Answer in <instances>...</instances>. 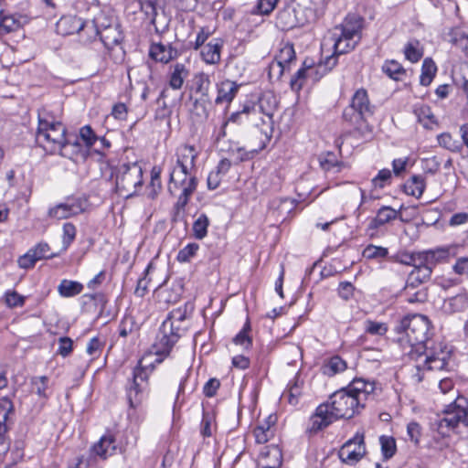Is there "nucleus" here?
I'll return each instance as SVG.
<instances>
[{
    "mask_svg": "<svg viewBox=\"0 0 468 468\" xmlns=\"http://www.w3.org/2000/svg\"><path fill=\"white\" fill-rule=\"evenodd\" d=\"M398 212L390 207H382L378 209L377 216L370 221L367 230H375L378 227L395 219Z\"/></svg>",
    "mask_w": 468,
    "mask_h": 468,
    "instance_id": "24",
    "label": "nucleus"
},
{
    "mask_svg": "<svg viewBox=\"0 0 468 468\" xmlns=\"http://www.w3.org/2000/svg\"><path fill=\"white\" fill-rule=\"evenodd\" d=\"M5 303L9 308L22 307L25 304L26 297L20 295L16 291L9 290L5 293Z\"/></svg>",
    "mask_w": 468,
    "mask_h": 468,
    "instance_id": "50",
    "label": "nucleus"
},
{
    "mask_svg": "<svg viewBox=\"0 0 468 468\" xmlns=\"http://www.w3.org/2000/svg\"><path fill=\"white\" fill-rule=\"evenodd\" d=\"M250 330V323L246 322L242 330L234 337L233 342L236 345H239V346H243L244 348L248 349L252 344V341L248 335V332Z\"/></svg>",
    "mask_w": 468,
    "mask_h": 468,
    "instance_id": "55",
    "label": "nucleus"
},
{
    "mask_svg": "<svg viewBox=\"0 0 468 468\" xmlns=\"http://www.w3.org/2000/svg\"><path fill=\"white\" fill-rule=\"evenodd\" d=\"M188 74L189 71L184 64H175L169 77V86L174 90L181 89Z\"/></svg>",
    "mask_w": 468,
    "mask_h": 468,
    "instance_id": "28",
    "label": "nucleus"
},
{
    "mask_svg": "<svg viewBox=\"0 0 468 468\" xmlns=\"http://www.w3.org/2000/svg\"><path fill=\"white\" fill-rule=\"evenodd\" d=\"M176 160L172 167L195 170L197 152L192 145L184 144L176 149Z\"/></svg>",
    "mask_w": 468,
    "mask_h": 468,
    "instance_id": "17",
    "label": "nucleus"
},
{
    "mask_svg": "<svg viewBox=\"0 0 468 468\" xmlns=\"http://www.w3.org/2000/svg\"><path fill=\"white\" fill-rule=\"evenodd\" d=\"M221 43L218 40L211 41L203 46L201 49L202 58L206 63L216 64L220 60Z\"/></svg>",
    "mask_w": 468,
    "mask_h": 468,
    "instance_id": "27",
    "label": "nucleus"
},
{
    "mask_svg": "<svg viewBox=\"0 0 468 468\" xmlns=\"http://www.w3.org/2000/svg\"><path fill=\"white\" fill-rule=\"evenodd\" d=\"M178 330V327H173L170 322H163L153 345L155 358L150 360L152 355H145L134 367L133 380L127 388V399L131 408H137L144 399L149 375L156 365L161 364L170 355L172 348L183 335Z\"/></svg>",
    "mask_w": 468,
    "mask_h": 468,
    "instance_id": "2",
    "label": "nucleus"
},
{
    "mask_svg": "<svg viewBox=\"0 0 468 468\" xmlns=\"http://www.w3.org/2000/svg\"><path fill=\"white\" fill-rule=\"evenodd\" d=\"M19 27V22L11 16H5L4 10L0 13V35L15 31Z\"/></svg>",
    "mask_w": 468,
    "mask_h": 468,
    "instance_id": "47",
    "label": "nucleus"
},
{
    "mask_svg": "<svg viewBox=\"0 0 468 468\" xmlns=\"http://www.w3.org/2000/svg\"><path fill=\"white\" fill-rule=\"evenodd\" d=\"M346 368V363L340 356H335L331 357L324 366V374L334 376L337 373L343 372Z\"/></svg>",
    "mask_w": 468,
    "mask_h": 468,
    "instance_id": "43",
    "label": "nucleus"
},
{
    "mask_svg": "<svg viewBox=\"0 0 468 468\" xmlns=\"http://www.w3.org/2000/svg\"><path fill=\"white\" fill-rule=\"evenodd\" d=\"M103 346L104 343L99 337H92L87 345L86 351L93 358L98 357Z\"/></svg>",
    "mask_w": 468,
    "mask_h": 468,
    "instance_id": "62",
    "label": "nucleus"
},
{
    "mask_svg": "<svg viewBox=\"0 0 468 468\" xmlns=\"http://www.w3.org/2000/svg\"><path fill=\"white\" fill-rule=\"evenodd\" d=\"M67 129L54 114L43 108L38 111V126L36 142L49 154L63 151L67 143Z\"/></svg>",
    "mask_w": 468,
    "mask_h": 468,
    "instance_id": "5",
    "label": "nucleus"
},
{
    "mask_svg": "<svg viewBox=\"0 0 468 468\" xmlns=\"http://www.w3.org/2000/svg\"><path fill=\"white\" fill-rule=\"evenodd\" d=\"M393 261L395 262L408 265V266H415V264L419 261L418 253H410L408 251H401L393 256Z\"/></svg>",
    "mask_w": 468,
    "mask_h": 468,
    "instance_id": "57",
    "label": "nucleus"
},
{
    "mask_svg": "<svg viewBox=\"0 0 468 468\" xmlns=\"http://www.w3.org/2000/svg\"><path fill=\"white\" fill-rule=\"evenodd\" d=\"M297 27H303L314 20V13L311 7L296 4L292 6Z\"/></svg>",
    "mask_w": 468,
    "mask_h": 468,
    "instance_id": "34",
    "label": "nucleus"
},
{
    "mask_svg": "<svg viewBox=\"0 0 468 468\" xmlns=\"http://www.w3.org/2000/svg\"><path fill=\"white\" fill-rule=\"evenodd\" d=\"M419 264H415L414 269L411 271V280L419 281L420 283L427 282L431 275L432 269L424 263L418 261Z\"/></svg>",
    "mask_w": 468,
    "mask_h": 468,
    "instance_id": "44",
    "label": "nucleus"
},
{
    "mask_svg": "<svg viewBox=\"0 0 468 468\" xmlns=\"http://www.w3.org/2000/svg\"><path fill=\"white\" fill-rule=\"evenodd\" d=\"M407 434L409 439L414 445H419L421 437V427L416 421H411L407 426Z\"/></svg>",
    "mask_w": 468,
    "mask_h": 468,
    "instance_id": "61",
    "label": "nucleus"
},
{
    "mask_svg": "<svg viewBox=\"0 0 468 468\" xmlns=\"http://www.w3.org/2000/svg\"><path fill=\"white\" fill-rule=\"evenodd\" d=\"M366 454L365 437L363 433L356 435L345 442L341 447L338 455L340 460L349 465L359 462Z\"/></svg>",
    "mask_w": 468,
    "mask_h": 468,
    "instance_id": "11",
    "label": "nucleus"
},
{
    "mask_svg": "<svg viewBox=\"0 0 468 468\" xmlns=\"http://www.w3.org/2000/svg\"><path fill=\"white\" fill-rule=\"evenodd\" d=\"M209 102V97L201 96L196 99L194 101V112L197 115L207 117L208 114L207 104Z\"/></svg>",
    "mask_w": 468,
    "mask_h": 468,
    "instance_id": "64",
    "label": "nucleus"
},
{
    "mask_svg": "<svg viewBox=\"0 0 468 468\" xmlns=\"http://www.w3.org/2000/svg\"><path fill=\"white\" fill-rule=\"evenodd\" d=\"M199 246L197 243H190L184 247L179 250L177 254V261L180 262H187L193 258L197 251L198 250Z\"/></svg>",
    "mask_w": 468,
    "mask_h": 468,
    "instance_id": "58",
    "label": "nucleus"
},
{
    "mask_svg": "<svg viewBox=\"0 0 468 468\" xmlns=\"http://www.w3.org/2000/svg\"><path fill=\"white\" fill-rule=\"evenodd\" d=\"M141 10L154 23L157 16L156 2L157 0H139Z\"/></svg>",
    "mask_w": 468,
    "mask_h": 468,
    "instance_id": "60",
    "label": "nucleus"
},
{
    "mask_svg": "<svg viewBox=\"0 0 468 468\" xmlns=\"http://www.w3.org/2000/svg\"><path fill=\"white\" fill-rule=\"evenodd\" d=\"M365 330L370 335H383L387 333L388 327L384 323L367 320L365 322Z\"/></svg>",
    "mask_w": 468,
    "mask_h": 468,
    "instance_id": "59",
    "label": "nucleus"
},
{
    "mask_svg": "<svg viewBox=\"0 0 468 468\" xmlns=\"http://www.w3.org/2000/svg\"><path fill=\"white\" fill-rule=\"evenodd\" d=\"M86 200L80 197L67 198L65 202L50 207L47 218L55 220L67 219L84 212Z\"/></svg>",
    "mask_w": 468,
    "mask_h": 468,
    "instance_id": "10",
    "label": "nucleus"
},
{
    "mask_svg": "<svg viewBox=\"0 0 468 468\" xmlns=\"http://www.w3.org/2000/svg\"><path fill=\"white\" fill-rule=\"evenodd\" d=\"M436 71L437 67L434 61L430 58H426L422 62L420 83L422 86H429L435 77Z\"/></svg>",
    "mask_w": 468,
    "mask_h": 468,
    "instance_id": "35",
    "label": "nucleus"
},
{
    "mask_svg": "<svg viewBox=\"0 0 468 468\" xmlns=\"http://www.w3.org/2000/svg\"><path fill=\"white\" fill-rule=\"evenodd\" d=\"M277 108L276 97L271 92H266L260 97L258 101L259 112L271 117Z\"/></svg>",
    "mask_w": 468,
    "mask_h": 468,
    "instance_id": "33",
    "label": "nucleus"
},
{
    "mask_svg": "<svg viewBox=\"0 0 468 468\" xmlns=\"http://www.w3.org/2000/svg\"><path fill=\"white\" fill-rule=\"evenodd\" d=\"M275 418L270 415L265 424H261L254 429L255 440L258 443H265L271 436V426L274 424Z\"/></svg>",
    "mask_w": 468,
    "mask_h": 468,
    "instance_id": "36",
    "label": "nucleus"
},
{
    "mask_svg": "<svg viewBox=\"0 0 468 468\" xmlns=\"http://www.w3.org/2000/svg\"><path fill=\"white\" fill-rule=\"evenodd\" d=\"M276 25L282 30H290L297 27L292 6H286L278 12Z\"/></svg>",
    "mask_w": 468,
    "mask_h": 468,
    "instance_id": "26",
    "label": "nucleus"
},
{
    "mask_svg": "<svg viewBox=\"0 0 468 468\" xmlns=\"http://www.w3.org/2000/svg\"><path fill=\"white\" fill-rule=\"evenodd\" d=\"M82 290V283L67 279L62 280L58 286V292L59 295L65 298L74 297L80 294Z\"/></svg>",
    "mask_w": 468,
    "mask_h": 468,
    "instance_id": "30",
    "label": "nucleus"
},
{
    "mask_svg": "<svg viewBox=\"0 0 468 468\" xmlns=\"http://www.w3.org/2000/svg\"><path fill=\"white\" fill-rule=\"evenodd\" d=\"M363 409L357 399L346 388L333 393L328 400L320 404L309 420L307 431L314 434L339 419H350Z\"/></svg>",
    "mask_w": 468,
    "mask_h": 468,
    "instance_id": "3",
    "label": "nucleus"
},
{
    "mask_svg": "<svg viewBox=\"0 0 468 468\" xmlns=\"http://www.w3.org/2000/svg\"><path fill=\"white\" fill-rule=\"evenodd\" d=\"M460 249L461 246L456 244L437 247L432 250L418 252V260L433 270L437 264L446 262L451 258L457 256Z\"/></svg>",
    "mask_w": 468,
    "mask_h": 468,
    "instance_id": "12",
    "label": "nucleus"
},
{
    "mask_svg": "<svg viewBox=\"0 0 468 468\" xmlns=\"http://www.w3.org/2000/svg\"><path fill=\"white\" fill-rule=\"evenodd\" d=\"M101 33V18L98 17L91 21H83V27L78 35L83 43L94 41Z\"/></svg>",
    "mask_w": 468,
    "mask_h": 468,
    "instance_id": "21",
    "label": "nucleus"
},
{
    "mask_svg": "<svg viewBox=\"0 0 468 468\" xmlns=\"http://www.w3.org/2000/svg\"><path fill=\"white\" fill-rule=\"evenodd\" d=\"M239 85L229 80H225L217 85L218 96L215 100L216 104H229L238 93Z\"/></svg>",
    "mask_w": 468,
    "mask_h": 468,
    "instance_id": "20",
    "label": "nucleus"
},
{
    "mask_svg": "<svg viewBox=\"0 0 468 468\" xmlns=\"http://www.w3.org/2000/svg\"><path fill=\"white\" fill-rule=\"evenodd\" d=\"M88 149L82 146V144L80 143V139L78 137H74L73 140H71L70 137L67 136V143L65 144V148H63V151H58V154H59L61 156L73 159L74 157H82L84 158L88 154Z\"/></svg>",
    "mask_w": 468,
    "mask_h": 468,
    "instance_id": "22",
    "label": "nucleus"
},
{
    "mask_svg": "<svg viewBox=\"0 0 468 468\" xmlns=\"http://www.w3.org/2000/svg\"><path fill=\"white\" fill-rule=\"evenodd\" d=\"M176 54L170 46H165L161 43L153 44L150 48L149 55L155 61L162 63L169 62Z\"/></svg>",
    "mask_w": 468,
    "mask_h": 468,
    "instance_id": "25",
    "label": "nucleus"
},
{
    "mask_svg": "<svg viewBox=\"0 0 468 468\" xmlns=\"http://www.w3.org/2000/svg\"><path fill=\"white\" fill-rule=\"evenodd\" d=\"M139 330V325L134 318L131 315L124 316L119 324V335L122 337H126L130 334Z\"/></svg>",
    "mask_w": 468,
    "mask_h": 468,
    "instance_id": "45",
    "label": "nucleus"
},
{
    "mask_svg": "<svg viewBox=\"0 0 468 468\" xmlns=\"http://www.w3.org/2000/svg\"><path fill=\"white\" fill-rule=\"evenodd\" d=\"M100 39L108 49L119 47L123 39L120 25L116 21L101 22Z\"/></svg>",
    "mask_w": 468,
    "mask_h": 468,
    "instance_id": "13",
    "label": "nucleus"
},
{
    "mask_svg": "<svg viewBox=\"0 0 468 468\" xmlns=\"http://www.w3.org/2000/svg\"><path fill=\"white\" fill-rule=\"evenodd\" d=\"M381 451L386 460L390 459L396 452V441L393 437L381 436L380 439Z\"/></svg>",
    "mask_w": 468,
    "mask_h": 468,
    "instance_id": "49",
    "label": "nucleus"
},
{
    "mask_svg": "<svg viewBox=\"0 0 468 468\" xmlns=\"http://www.w3.org/2000/svg\"><path fill=\"white\" fill-rule=\"evenodd\" d=\"M388 254V250L387 248L381 247V246H376L373 244L367 245L363 252L362 255L364 258L367 260H378L380 261L382 259H385Z\"/></svg>",
    "mask_w": 468,
    "mask_h": 468,
    "instance_id": "42",
    "label": "nucleus"
},
{
    "mask_svg": "<svg viewBox=\"0 0 468 468\" xmlns=\"http://www.w3.org/2000/svg\"><path fill=\"white\" fill-rule=\"evenodd\" d=\"M209 219L204 213L200 214L193 223V235L197 239H203L207 234Z\"/></svg>",
    "mask_w": 468,
    "mask_h": 468,
    "instance_id": "38",
    "label": "nucleus"
},
{
    "mask_svg": "<svg viewBox=\"0 0 468 468\" xmlns=\"http://www.w3.org/2000/svg\"><path fill=\"white\" fill-rule=\"evenodd\" d=\"M426 184L421 176H412L404 185L405 192L408 195L420 198L425 189Z\"/></svg>",
    "mask_w": 468,
    "mask_h": 468,
    "instance_id": "32",
    "label": "nucleus"
},
{
    "mask_svg": "<svg viewBox=\"0 0 468 468\" xmlns=\"http://www.w3.org/2000/svg\"><path fill=\"white\" fill-rule=\"evenodd\" d=\"M116 441L113 435H103L96 443L90 448V457H99L101 460H106L109 456L115 453Z\"/></svg>",
    "mask_w": 468,
    "mask_h": 468,
    "instance_id": "16",
    "label": "nucleus"
},
{
    "mask_svg": "<svg viewBox=\"0 0 468 468\" xmlns=\"http://www.w3.org/2000/svg\"><path fill=\"white\" fill-rule=\"evenodd\" d=\"M187 306L186 304L172 310L164 322H170L173 327H178V332L184 334L187 328Z\"/></svg>",
    "mask_w": 468,
    "mask_h": 468,
    "instance_id": "23",
    "label": "nucleus"
},
{
    "mask_svg": "<svg viewBox=\"0 0 468 468\" xmlns=\"http://www.w3.org/2000/svg\"><path fill=\"white\" fill-rule=\"evenodd\" d=\"M444 307L450 313L464 312L468 309V294L461 292L445 301Z\"/></svg>",
    "mask_w": 468,
    "mask_h": 468,
    "instance_id": "29",
    "label": "nucleus"
},
{
    "mask_svg": "<svg viewBox=\"0 0 468 468\" xmlns=\"http://www.w3.org/2000/svg\"><path fill=\"white\" fill-rule=\"evenodd\" d=\"M83 27V21L81 18L68 15L63 16L56 25V30L58 34L62 36H68L75 33H79V31Z\"/></svg>",
    "mask_w": 468,
    "mask_h": 468,
    "instance_id": "19",
    "label": "nucleus"
},
{
    "mask_svg": "<svg viewBox=\"0 0 468 468\" xmlns=\"http://www.w3.org/2000/svg\"><path fill=\"white\" fill-rule=\"evenodd\" d=\"M416 114L420 123L426 128H429L435 122V117L429 106H422L416 111Z\"/></svg>",
    "mask_w": 468,
    "mask_h": 468,
    "instance_id": "53",
    "label": "nucleus"
},
{
    "mask_svg": "<svg viewBox=\"0 0 468 468\" xmlns=\"http://www.w3.org/2000/svg\"><path fill=\"white\" fill-rule=\"evenodd\" d=\"M152 268V264L149 263L144 271V277L140 278L137 282V285L134 290V294L137 297H144L148 292V284L150 280L147 279V275Z\"/></svg>",
    "mask_w": 468,
    "mask_h": 468,
    "instance_id": "54",
    "label": "nucleus"
},
{
    "mask_svg": "<svg viewBox=\"0 0 468 468\" xmlns=\"http://www.w3.org/2000/svg\"><path fill=\"white\" fill-rule=\"evenodd\" d=\"M405 58L412 63L418 62L423 56L420 42L416 39L409 41L404 48Z\"/></svg>",
    "mask_w": 468,
    "mask_h": 468,
    "instance_id": "40",
    "label": "nucleus"
},
{
    "mask_svg": "<svg viewBox=\"0 0 468 468\" xmlns=\"http://www.w3.org/2000/svg\"><path fill=\"white\" fill-rule=\"evenodd\" d=\"M113 175L116 192L124 198L136 195L143 186V168L136 162L119 165Z\"/></svg>",
    "mask_w": 468,
    "mask_h": 468,
    "instance_id": "9",
    "label": "nucleus"
},
{
    "mask_svg": "<svg viewBox=\"0 0 468 468\" xmlns=\"http://www.w3.org/2000/svg\"><path fill=\"white\" fill-rule=\"evenodd\" d=\"M231 156H235L239 162H243L251 158L255 154L258 153V150L252 149L250 151L245 150L243 147H239L238 145L231 146L229 149Z\"/></svg>",
    "mask_w": 468,
    "mask_h": 468,
    "instance_id": "56",
    "label": "nucleus"
},
{
    "mask_svg": "<svg viewBox=\"0 0 468 468\" xmlns=\"http://www.w3.org/2000/svg\"><path fill=\"white\" fill-rule=\"evenodd\" d=\"M438 143L443 148L451 152H461L463 144L458 139H455L449 133H443L438 135Z\"/></svg>",
    "mask_w": 468,
    "mask_h": 468,
    "instance_id": "39",
    "label": "nucleus"
},
{
    "mask_svg": "<svg viewBox=\"0 0 468 468\" xmlns=\"http://www.w3.org/2000/svg\"><path fill=\"white\" fill-rule=\"evenodd\" d=\"M62 251H66L74 241L77 234L76 227L67 222L62 227Z\"/></svg>",
    "mask_w": 468,
    "mask_h": 468,
    "instance_id": "46",
    "label": "nucleus"
},
{
    "mask_svg": "<svg viewBox=\"0 0 468 468\" xmlns=\"http://www.w3.org/2000/svg\"><path fill=\"white\" fill-rule=\"evenodd\" d=\"M197 187V178L194 170H186L171 166L169 172L168 191L171 195H176L177 191H181L174 205L176 216H179L185 211V208Z\"/></svg>",
    "mask_w": 468,
    "mask_h": 468,
    "instance_id": "7",
    "label": "nucleus"
},
{
    "mask_svg": "<svg viewBox=\"0 0 468 468\" xmlns=\"http://www.w3.org/2000/svg\"><path fill=\"white\" fill-rule=\"evenodd\" d=\"M346 388L357 399L358 402L364 408L365 402L373 396L376 384L374 381L356 378Z\"/></svg>",
    "mask_w": 468,
    "mask_h": 468,
    "instance_id": "14",
    "label": "nucleus"
},
{
    "mask_svg": "<svg viewBox=\"0 0 468 468\" xmlns=\"http://www.w3.org/2000/svg\"><path fill=\"white\" fill-rule=\"evenodd\" d=\"M362 18L356 16H348L341 25L335 27L331 34V40L335 52L328 56L318 69H324V72L331 70L337 64L336 55L346 54L353 50L361 39Z\"/></svg>",
    "mask_w": 468,
    "mask_h": 468,
    "instance_id": "4",
    "label": "nucleus"
},
{
    "mask_svg": "<svg viewBox=\"0 0 468 468\" xmlns=\"http://www.w3.org/2000/svg\"><path fill=\"white\" fill-rule=\"evenodd\" d=\"M194 83L196 86V92L201 96L209 97V89L211 85L210 77L208 74L200 72L194 78Z\"/></svg>",
    "mask_w": 468,
    "mask_h": 468,
    "instance_id": "41",
    "label": "nucleus"
},
{
    "mask_svg": "<svg viewBox=\"0 0 468 468\" xmlns=\"http://www.w3.org/2000/svg\"><path fill=\"white\" fill-rule=\"evenodd\" d=\"M30 251L35 256L37 261L43 259H52L58 255V253H49L50 247L47 242L37 243L35 247L30 249Z\"/></svg>",
    "mask_w": 468,
    "mask_h": 468,
    "instance_id": "48",
    "label": "nucleus"
},
{
    "mask_svg": "<svg viewBox=\"0 0 468 468\" xmlns=\"http://www.w3.org/2000/svg\"><path fill=\"white\" fill-rule=\"evenodd\" d=\"M395 331L399 335L398 342L402 347L410 348L413 352L425 356L423 367L431 371L446 369L451 357V350L442 342L429 339L430 321L421 314H414L402 318Z\"/></svg>",
    "mask_w": 468,
    "mask_h": 468,
    "instance_id": "1",
    "label": "nucleus"
},
{
    "mask_svg": "<svg viewBox=\"0 0 468 468\" xmlns=\"http://www.w3.org/2000/svg\"><path fill=\"white\" fill-rule=\"evenodd\" d=\"M444 416L434 421L433 427L442 436H449L462 423L468 427V399L457 396L443 410Z\"/></svg>",
    "mask_w": 468,
    "mask_h": 468,
    "instance_id": "8",
    "label": "nucleus"
},
{
    "mask_svg": "<svg viewBox=\"0 0 468 468\" xmlns=\"http://www.w3.org/2000/svg\"><path fill=\"white\" fill-rule=\"evenodd\" d=\"M296 54L293 48V45L291 43L283 44L278 53L276 54L274 60L282 66L286 67L290 69V65L292 62L295 61Z\"/></svg>",
    "mask_w": 468,
    "mask_h": 468,
    "instance_id": "31",
    "label": "nucleus"
},
{
    "mask_svg": "<svg viewBox=\"0 0 468 468\" xmlns=\"http://www.w3.org/2000/svg\"><path fill=\"white\" fill-rule=\"evenodd\" d=\"M382 70L390 79L394 80H400L406 74L405 69L396 60H387L382 66Z\"/></svg>",
    "mask_w": 468,
    "mask_h": 468,
    "instance_id": "37",
    "label": "nucleus"
},
{
    "mask_svg": "<svg viewBox=\"0 0 468 468\" xmlns=\"http://www.w3.org/2000/svg\"><path fill=\"white\" fill-rule=\"evenodd\" d=\"M80 139L85 144L86 148L89 150L99 140L90 126L85 125L80 131Z\"/></svg>",
    "mask_w": 468,
    "mask_h": 468,
    "instance_id": "52",
    "label": "nucleus"
},
{
    "mask_svg": "<svg viewBox=\"0 0 468 468\" xmlns=\"http://www.w3.org/2000/svg\"><path fill=\"white\" fill-rule=\"evenodd\" d=\"M296 202L290 197H275L270 201L269 213L277 220H285L294 210Z\"/></svg>",
    "mask_w": 468,
    "mask_h": 468,
    "instance_id": "15",
    "label": "nucleus"
},
{
    "mask_svg": "<svg viewBox=\"0 0 468 468\" xmlns=\"http://www.w3.org/2000/svg\"><path fill=\"white\" fill-rule=\"evenodd\" d=\"M374 108L367 90L359 89L353 95L350 104L344 109L343 119L359 135L368 136L372 133V126L367 122V118L373 115Z\"/></svg>",
    "mask_w": 468,
    "mask_h": 468,
    "instance_id": "6",
    "label": "nucleus"
},
{
    "mask_svg": "<svg viewBox=\"0 0 468 468\" xmlns=\"http://www.w3.org/2000/svg\"><path fill=\"white\" fill-rule=\"evenodd\" d=\"M282 453L277 445L265 447L261 452L260 468H281Z\"/></svg>",
    "mask_w": 468,
    "mask_h": 468,
    "instance_id": "18",
    "label": "nucleus"
},
{
    "mask_svg": "<svg viewBox=\"0 0 468 468\" xmlns=\"http://www.w3.org/2000/svg\"><path fill=\"white\" fill-rule=\"evenodd\" d=\"M309 73L304 71L303 69H299L297 72L292 76L290 81V85L292 90H300L304 83L305 79Z\"/></svg>",
    "mask_w": 468,
    "mask_h": 468,
    "instance_id": "63",
    "label": "nucleus"
},
{
    "mask_svg": "<svg viewBox=\"0 0 468 468\" xmlns=\"http://www.w3.org/2000/svg\"><path fill=\"white\" fill-rule=\"evenodd\" d=\"M278 0H259L250 11L252 15H269L275 7Z\"/></svg>",
    "mask_w": 468,
    "mask_h": 468,
    "instance_id": "51",
    "label": "nucleus"
}]
</instances>
